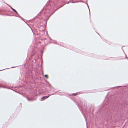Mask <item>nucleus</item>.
<instances>
[{"label": "nucleus", "instance_id": "obj_2", "mask_svg": "<svg viewBox=\"0 0 128 128\" xmlns=\"http://www.w3.org/2000/svg\"><path fill=\"white\" fill-rule=\"evenodd\" d=\"M50 96H49L43 97L42 98L41 100H44L45 99H46L48 98Z\"/></svg>", "mask_w": 128, "mask_h": 128}, {"label": "nucleus", "instance_id": "obj_5", "mask_svg": "<svg viewBox=\"0 0 128 128\" xmlns=\"http://www.w3.org/2000/svg\"><path fill=\"white\" fill-rule=\"evenodd\" d=\"M44 76L46 78H48V76L47 75H46Z\"/></svg>", "mask_w": 128, "mask_h": 128}, {"label": "nucleus", "instance_id": "obj_6", "mask_svg": "<svg viewBox=\"0 0 128 128\" xmlns=\"http://www.w3.org/2000/svg\"><path fill=\"white\" fill-rule=\"evenodd\" d=\"M126 56V58H127V56L126 54H125Z\"/></svg>", "mask_w": 128, "mask_h": 128}, {"label": "nucleus", "instance_id": "obj_3", "mask_svg": "<svg viewBox=\"0 0 128 128\" xmlns=\"http://www.w3.org/2000/svg\"><path fill=\"white\" fill-rule=\"evenodd\" d=\"M12 10L14 11V12H15L16 13H17V12H16V11L15 10H14V9H13V8H12Z\"/></svg>", "mask_w": 128, "mask_h": 128}, {"label": "nucleus", "instance_id": "obj_1", "mask_svg": "<svg viewBox=\"0 0 128 128\" xmlns=\"http://www.w3.org/2000/svg\"><path fill=\"white\" fill-rule=\"evenodd\" d=\"M123 90L121 94H125L128 93V88L126 86L124 87L121 88H120V90Z\"/></svg>", "mask_w": 128, "mask_h": 128}, {"label": "nucleus", "instance_id": "obj_7", "mask_svg": "<svg viewBox=\"0 0 128 128\" xmlns=\"http://www.w3.org/2000/svg\"><path fill=\"white\" fill-rule=\"evenodd\" d=\"M122 50L124 52V50H122Z\"/></svg>", "mask_w": 128, "mask_h": 128}, {"label": "nucleus", "instance_id": "obj_4", "mask_svg": "<svg viewBox=\"0 0 128 128\" xmlns=\"http://www.w3.org/2000/svg\"><path fill=\"white\" fill-rule=\"evenodd\" d=\"M77 95V94H76V93H74V94H72V95H73V96H76Z\"/></svg>", "mask_w": 128, "mask_h": 128}]
</instances>
